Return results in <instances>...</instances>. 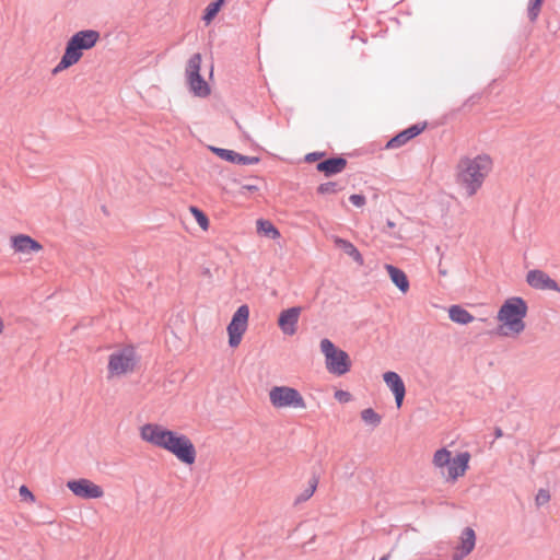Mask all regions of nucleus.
<instances>
[{
	"instance_id": "79ce46f5",
	"label": "nucleus",
	"mask_w": 560,
	"mask_h": 560,
	"mask_svg": "<svg viewBox=\"0 0 560 560\" xmlns=\"http://www.w3.org/2000/svg\"><path fill=\"white\" fill-rule=\"evenodd\" d=\"M389 557H390V555L387 553V555H384L383 557H381L380 560H388Z\"/></svg>"
},
{
	"instance_id": "58836bf2",
	"label": "nucleus",
	"mask_w": 560,
	"mask_h": 560,
	"mask_svg": "<svg viewBox=\"0 0 560 560\" xmlns=\"http://www.w3.org/2000/svg\"><path fill=\"white\" fill-rule=\"evenodd\" d=\"M439 273H440L441 276H446V275H447L446 269H443V268L441 267V264L439 265Z\"/></svg>"
},
{
	"instance_id": "5701e85b",
	"label": "nucleus",
	"mask_w": 560,
	"mask_h": 560,
	"mask_svg": "<svg viewBox=\"0 0 560 560\" xmlns=\"http://www.w3.org/2000/svg\"><path fill=\"white\" fill-rule=\"evenodd\" d=\"M257 232L271 238L277 240L280 237L279 230L269 220L259 219L257 220Z\"/></svg>"
},
{
	"instance_id": "ddd939ff",
	"label": "nucleus",
	"mask_w": 560,
	"mask_h": 560,
	"mask_svg": "<svg viewBox=\"0 0 560 560\" xmlns=\"http://www.w3.org/2000/svg\"><path fill=\"white\" fill-rule=\"evenodd\" d=\"M383 380L392 390L397 408H400L406 395V387L402 378L396 372L388 371L384 373Z\"/></svg>"
},
{
	"instance_id": "a19ab883",
	"label": "nucleus",
	"mask_w": 560,
	"mask_h": 560,
	"mask_svg": "<svg viewBox=\"0 0 560 560\" xmlns=\"http://www.w3.org/2000/svg\"><path fill=\"white\" fill-rule=\"evenodd\" d=\"M3 322H2V318L0 317V335L2 334L3 331Z\"/></svg>"
},
{
	"instance_id": "39448f33",
	"label": "nucleus",
	"mask_w": 560,
	"mask_h": 560,
	"mask_svg": "<svg viewBox=\"0 0 560 560\" xmlns=\"http://www.w3.org/2000/svg\"><path fill=\"white\" fill-rule=\"evenodd\" d=\"M320 350L326 359V369L336 375H343L350 371L351 362L346 351L337 349L327 338L320 340Z\"/></svg>"
},
{
	"instance_id": "4c0bfd02",
	"label": "nucleus",
	"mask_w": 560,
	"mask_h": 560,
	"mask_svg": "<svg viewBox=\"0 0 560 560\" xmlns=\"http://www.w3.org/2000/svg\"><path fill=\"white\" fill-rule=\"evenodd\" d=\"M502 435H503V432H502L501 428L497 427V428L494 429V436H495L497 439H499V438H501Z\"/></svg>"
},
{
	"instance_id": "9d476101",
	"label": "nucleus",
	"mask_w": 560,
	"mask_h": 560,
	"mask_svg": "<svg viewBox=\"0 0 560 560\" xmlns=\"http://www.w3.org/2000/svg\"><path fill=\"white\" fill-rule=\"evenodd\" d=\"M526 281L529 287L536 290H551L560 292V287L557 281L539 269L529 270L526 275Z\"/></svg>"
},
{
	"instance_id": "e433bc0d",
	"label": "nucleus",
	"mask_w": 560,
	"mask_h": 560,
	"mask_svg": "<svg viewBox=\"0 0 560 560\" xmlns=\"http://www.w3.org/2000/svg\"><path fill=\"white\" fill-rule=\"evenodd\" d=\"M241 189H242V192H243L244 190H247V191L254 192V191H257V190H258V187H257L256 185H248V184H245V185H242Z\"/></svg>"
},
{
	"instance_id": "b1692460",
	"label": "nucleus",
	"mask_w": 560,
	"mask_h": 560,
	"mask_svg": "<svg viewBox=\"0 0 560 560\" xmlns=\"http://www.w3.org/2000/svg\"><path fill=\"white\" fill-rule=\"evenodd\" d=\"M201 55L199 52L194 54L187 61L186 68H185V75L186 80L200 74V68H201Z\"/></svg>"
},
{
	"instance_id": "cd10ccee",
	"label": "nucleus",
	"mask_w": 560,
	"mask_h": 560,
	"mask_svg": "<svg viewBox=\"0 0 560 560\" xmlns=\"http://www.w3.org/2000/svg\"><path fill=\"white\" fill-rule=\"evenodd\" d=\"M318 485V479L314 476L308 481V487L295 499L296 503L305 502L307 501L315 492Z\"/></svg>"
},
{
	"instance_id": "473e14b6",
	"label": "nucleus",
	"mask_w": 560,
	"mask_h": 560,
	"mask_svg": "<svg viewBox=\"0 0 560 560\" xmlns=\"http://www.w3.org/2000/svg\"><path fill=\"white\" fill-rule=\"evenodd\" d=\"M350 202L355 207H363L366 202L365 196L361 194H353L349 197Z\"/></svg>"
},
{
	"instance_id": "4be33fe9",
	"label": "nucleus",
	"mask_w": 560,
	"mask_h": 560,
	"mask_svg": "<svg viewBox=\"0 0 560 560\" xmlns=\"http://www.w3.org/2000/svg\"><path fill=\"white\" fill-rule=\"evenodd\" d=\"M335 244L341 248L348 256H350L359 265H363L364 259L358 248L349 241L337 237Z\"/></svg>"
},
{
	"instance_id": "aec40b11",
	"label": "nucleus",
	"mask_w": 560,
	"mask_h": 560,
	"mask_svg": "<svg viewBox=\"0 0 560 560\" xmlns=\"http://www.w3.org/2000/svg\"><path fill=\"white\" fill-rule=\"evenodd\" d=\"M190 92L198 97H207L210 94V86L205 79L199 75H194L186 80Z\"/></svg>"
},
{
	"instance_id": "c85d7f7f",
	"label": "nucleus",
	"mask_w": 560,
	"mask_h": 560,
	"mask_svg": "<svg viewBox=\"0 0 560 560\" xmlns=\"http://www.w3.org/2000/svg\"><path fill=\"white\" fill-rule=\"evenodd\" d=\"M342 189V186L337 182L323 183L317 187L319 195L337 194Z\"/></svg>"
},
{
	"instance_id": "c9c22d12",
	"label": "nucleus",
	"mask_w": 560,
	"mask_h": 560,
	"mask_svg": "<svg viewBox=\"0 0 560 560\" xmlns=\"http://www.w3.org/2000/svg\"><path fill=\"white\" fill-rule=\"evenodd\" d=\"M335 397H336L339 401H341V402H348V401L350 400V398H351V395H350V393L345 392V390H337V392L335 393Z\"/></svg>"
},
{
	"instance_id": "6e6552de",
	"label": "nucleus",
	"mask_w": 560,
	"mask_h": 560,
	"mask_svg": "<svg viewBox=\"0 0 560 560\" xmlns=\"http://www.w3.org/2000/svg\"><path fill=\"white\" fill-rule=\"evenodd\" d=\"M249 317V307L246 304L241 305L233 314L228 325L229 345L232 348L241 343L242 337L247 329Z\"/></svg>"
},
{
	"instance_id": "6ab92c4d",
	"label": "nucleus",
	"mask_w": 560,
	"mask_h": 560,
	"mask_svg": "<svg viewBox=\"0 0 560 560\" xmlns=\"http://www.w3.org/2000/svg\"><path fill=\"white\" fill-rule=\"evenodd\" d=\"M385 269L387 270L392 282L398 288V290L401 293H407L410 285L406 273L401 269L389 264L385 265Z\"/></svg>"
},
{
	"instance_id": "f257e3e1",
	"label": "nucleus",
	"mask_w": 560,
	"mask_h": 560,
	"mask_svg": "<svg viewBox=\"0 0 560 560\" xmlns=\"http://www.w3.org/2000/svg\"><path fill=\"white\" fill-rule=\"evenodd\" d=\"M140 436L143 441L168 451L186 465H191L196 460V448L184 434L167 430L160 424L147 423L141 428Z\"/></svg>"
},
{
	"instance_id": "7ed1b4c3",
	"label": "nucleus",
	"mask_w": 560,
	"mask_h": 560,
	"mask_svg": "<svg viewBox=\"0 0 560 560\" xmlns=\"http://www.w3.org/2000/svg\"><path fill=\"white\" fill-rule=\"evenodd\" d=\"M527 304L521 296H513L501 305L497 319L502 323L495 334L508 337L511 335H520L525 329L524 318L527 315Z\"/></svg>"
},
{
	"instance_id": "f3484780",
	"label": "nucleus",
	"mask_w": 560,
	"mask_h": 560,
	"mask_svg": "<svg viewBox=\"0 0 560 560\" xmlns=\"http://www.w3.org/2000/svg\"><path fill=\"white\" fill-rule=\"evenodd\" d=\"M476 534L471 527H466L462 532L460 545L457 547V552L453 555V560H462L469 555L475 548Z\"/></svg>"
},
{
	"instance_id": "c756f323",
	"label": "nucleus",
	"mask_w": 560,
	"mask_h": 560,
	"mask_svg": "<svg viewBox=\"0 0 560 560\" xmlns=\"http://www.w3.org/2000/svg\"><path fill=\"white\" fill-rule=\"evenodd\" d=\"M544 0H529L527 8V16L530 22H535L541 10Z\"/></svg>"
},
{
	"instance_id": "2f4dec72",
	"label": "nucleus",
	"mask_w": 560,
	"mask_h": 560,
	"mask_svg": "<svg viewBox=\"0 0 560 560\" xmlns=\"http://www.w3.org/2000/svg\"><path fill=\"white\" fill-rule=\"evenodd\" d=\"M550 501V492L547 489H539L536 498L535 503L537 506H542L547 504Z\"/></svg>"
},
{
	"instance_id": "72a5a7b5",
	"label": "nucleus",
	"mask_w": 560,
	"mask_h": 560,
	"mask_svg": "<svg viewBox=\"0 0 560 560\" xmlns=\"http://www.w3.org/2000/svg\"><path fill=\"white\" fill-rule=\"evenodd\" d=\"M325 155H326L325 152L315 151V152L307 153L305 155L304 160L307 163H313V162H316L318 160H322Z\"/></svg>"
},
{
	"instance_id": "9b49d317",
	"label": "nucleus",
	"mask_w": 560,
	"mask_h": 560,
	"mask_svg": "<svg viewBox=\"0 0 560 560\" xmlns=\"http://www.w3.org/2000/svg\"><path fill=\"white\" fill-rule=\"evenodd\" d=\"M302 312V307L293 306L283 310L278 318L280 330L287 336H293L298 330V323Z\"/></svg>"
},
{
	"instance_id": "412c9836",
	"label": "nucleus",
	"mask_w": 560,
	"mask_h": 560,
	"mask_svg": "<svg viewBox=\"0 0 560 560\" xmlns=\"http://www.w3.org/2000/svg\"><path fill=\"white\" fill-rule=\"evenodd\" d=\"M448 316L452 322L460 325H467L475 319V317L460 305H452L448 308Z\"/></svg>"
},
{
	"instance_id": "393cba45",
	"label": "nucleus",
	"mask_w": 560,
	"mask_h": 560,
	"mask_svg": "<svg viewBox=\"0 0 560 560\" xmlns=\"http://www.w3.org/2000/svg\"><path fill=\"white\" fill-rule=\"evenodd\" d=\"M224 2L225 0H213L211 3H209L205 9L202 20L207 23L211 22L220 11L221 7L224 4Z\"/></svg>"
},
{
	"instance_id": "2eb2a0df",
	"label": "nucleus",
	"mask_w": 560,
	"mask_h": 560,
	"mask_svg": "<svg viewBox=\"0 0 560 560\" xmlns=\"http://www.w3.org/2000/svg\"><path fill=\"white\" fill-rule=\"evenodd\" d=\"M347 166V160L343 156H331L326 160L319 161L316 170L323 173L326 177L334 176L341 173Z\"/></svg>"
},
{
	"instance_id": "f704fd0d",
	"label": "nucleus",
	"mask_w": 560,
	"mask_h": 560,
	"mask_svg": "<svg viewBox=\"0 0 560 560\" xmlns=\"http://www.w3.org/2000/svg\"><path fill=\"white\" fill-rule=\"evenodd\" d=\"M19 493H20V497L23 499V500H31V501H34L35 498H34V494L31 492V490L26 487V486H21L20 489H19Z\"/></svg>"
},
{
	"instance_id": "ea45409f",
	"label": "nucleus",
	"mask_w": 560,
	"mask_h": 560,
	"mask_svg": "<svg viewBox=\"0 0 560 560\" xmlns=\"http://www.w3.org/2000/svg\"><path fill=\"white\" fill-rule=\"evenodd\" d=\"M386 225H387L389 229L395 228V223H394L393 221H390V220H387Z\"/></svg>"
},
{
	"instance_id": "423d86ee",
	"label": "nucleus",
	"mask_w": 560,
	"mask_h": 560,
	"mask_svg": "<svg viewBox=\"0 0 560 560\" xmlns=\"http://www.w3.org/2000/svg\"><path fill=\"white\" fill-rule=\"evenodd\" d=\"M269 399L275 408H306L301 393L289 386H275L269 392Z\"/></svg>"
},
{
	"instance_id": "f8f14e48",
	"label": "nucleus",
	"mask_w": 560,
	"mask_h": 560,
	"mask_svg": "<svg viewBox=\"0 0 560 560\" xmlns=\"http://www.w3.org/2000/svg\"><path fill=\"white\" fill-rule=\"evenodd\" d=\"M427 127V122L415 124L407 129L398 132L395 137L387 141L386 149H397L406 144L408 141L419 136Z\"/></svg>"
},
{
	"instance_id": "dca6fc26",
	"label": "nucleus",
	"mask_w": 560,
	"mask_h": 560,
	"mask_svg": "<svg viewBox=\"0 0 560 560\" xmlns=\"http://www.w3.org/2000/svg\"><path fill=\"white\" fill-rule=\"evenodd\" d=\"M469 459L470 454L468 452L458 453L454 458H452L447 468V478L456 480L458 477L463 476L468 469Z\"/></svg>"
},
{
	"instance_id": "a211bd4d",
	"label": "nucleus",
	"mask_w": 560,
	"mask_h": 560,
	"mask_svg": "<svg viewBox=\"0 0 560 560\" xmlns=\"http://www.w3.org/2000/svg\"><path fill=\"white\" fill-rule=\"evenodd\" d=\"M12 247L19 253L39 252L43 246L34 238L25 234H19L12 237Z\"/></svg>"
},
{
	"instance_id": "4468645a",
	"label": "nucleus",
	"mask_w": 560,
	"mask_h": 560,
	"mask_svg": "<svg viewBox=\"0 0 560 560\" xmlns=\"http://www.w3.org/2000/svg\"><path fill=\"white\" fill-rule=\"evenodd\" d=\"M210 150L222 160L238 165H253L259 162V158L257 156L243 155L229 149L211 147Z\"/></svg>"
},
{
	"instance_id": "bb28decb",
	"label": "nucleus",
	"mask_w": 560,
	"mask_h": 560,
	"mask_svg": "<svg viewBox=\"0 0 560 560\" xmlns=\"http://www.w3.org/2000/svg\"><path fill=\"white\" fill-rule=\"evenodd\" d=\"M361 418L366 424H371L374 428L380 425L382 421V417L372 408H366L362 410Z\"/></svg>"
},
{
	"instance_id": "a878e982",
	"label": "nucleus",
	"mask_w": 560,
	"mask_h": 560,
	"mask_svg": "<svg viewBox=\"0 0 560 560\" xmlns=\"http://www.w3.org/2000/svg\"><path fill=\"white\" fill-rule=\"evenodd\" d=\"M451 460V452L447 451L446 448L438 450L433 456L434 465L440 468H448Z\"/></svg>"
},
{
	"instance_id": "7c9ffc66",
	"label": "nucleus",
	"mask_w": 560,
	"mask_h": 560,
	"mask_svg": "<svg viewBox=\"0 0 560 560\" xmlns=\"http://www.w3.org/2000/svg\"><path fill=\"white\" fill-rule=\"evenodd\" d=\"M190 212L192 213V215L196 219L199 226L203 231H207L209 228V219L206 215V213L202 210H200L199 208L194 207V206L190 207Z\"/></svg>"
},
{
	"instance_id": "f03ea898",
	"label": "nucleus",
	"mask_w": 560,
	"mask_h": 560,
	"mask_svg": "<svg viewBox=\"0 0 560 560\" xmlns=\"http://www.w3.org/2000/svg\"><path fill=\"white\" fill-rule=\"evenodd\" d=\"M491 170L492 160L487 154H479L474 159L463 158L457 165V184L471 197L481 188Z\"/></svg>"
},
{
	"instance_id": "0eeeda50",
	"label": "nucleus",
	"mask_w": 560,
	"mask_h": 560,
	"mask_svg": "<svg viewBox=\"0 0 560 560\" xmlns=\"http://www.w3.org/2000/svg\"><path fill=\"white\" fill-rule=\"evenodd\" d=\"M137 364L136 352L132 347H126L109 355L108 372L112 375H122L135 370Z\"/></svg>"
},
{
	"instance_id": "20e7f679",
	"label": "nucleus",
	"mask_w": 560,
	"mask_h": 560,
	"mask_svg": "<svg viewBox=\"0 0 560 560\" xmlns=\"http://www.w3.org/2000/svg\"><path fill=\"white\" fill-rule=\"evenodd\" d=\"M100 38L101 34L95 30H83L74 33L67 42L65 52L58 65L52 69V74L78 63L83 56V51L93 48Z\"/></svg>"
},
{
	"instance_id": "1a4fd4ad",
	"label": "nucleus",
	"mask_w": 560,
	"mask_h": 560,
	"mask_svg": "<svg viewBox=\"0 0 560 560\" xmlns=\"http://www.w3.org/2000/svg\"><path fill=\"white\" fill-rule=\"evenodd\" d=\"M69 490L82 499H98L103 497V489L89 479H77L67 482Z\"/></svg>"
}]
</instances>
